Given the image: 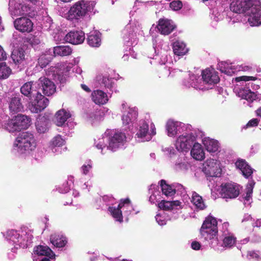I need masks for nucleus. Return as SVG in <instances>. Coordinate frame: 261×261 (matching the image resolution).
Here are the masks:
<instances>
[{
    "label": "nucleus",
    "instance_id": "1",
    "mask_svg": "<svg viewBox=\"0 0 261 261\" xmlns=\"http://www.w3.org/2000/svg\"><path fill=\"white\" fill-rule=\"evenodd\" d=\"M31 123L32 119L29 115L0 116V127L10 133L26 129Z\"/></svg>",
    "mask_w": 261,
    "mask_h": 261
},
{
    "label": "nucleus",
    "instance_id": "2",
    "mask_svg": "<svg viewBox=\"0 0 261 261\" xmlns=\"http://www.w3.org/2000/svg\"><path fill=\"white\" fill-rule=\"evenodd\" d=\"M37 143L34 135L29 132H23L17 137L13 144L15 153L25 158L36 147Z\"/></svg>",
    "mask_w": 261,
    "mask_h": 261
},
{
    "label": "nucleus",
    "instance_id": "3",
    "mask_svg": "<svg viewBox=\"0 0 261 261\" xmlns=\"http://www.w3.org/2000/svg\"><path fill=\"white\" fill-rule=\"evenodd\" d=\"M94 2L88 0H80L75 3L67 13L66 18L71 21H77L83 19L89 12L93 10Z\"/></svg>",
    "mask_w": 261,
    "mask_h": 261
},
{
    "label": "nucleus",
    "instance_id": "4",
    "mask_svg": "<svg viewBox=\"0 0 261 261\" xmlns=\"http://www.w3.org/2000/svg\"><path fill=\"white\" fill-rule=\"evenodd\" d=\"M156 134L154 124L149 120H140L136 136L139 142L150 141Z\"/></svg>",
    "mask_w": 261,
    "mask_h": 261
},
{
    "label": "nucleus",
    "instance_id": "5",
    "mask_svg": "<svg viewBox=\"0 0 261 261\" xmlns=\"http://www.w3.org/2000/svg\"><path fill=\"white\" fill-rule=\"evenodd\" d=\"M218 233L217 221L212 216H208L204 221L200 229L202 237L206 240L213 239Z\"/></svg>",
    "mask_w": 261,
    "mask_h": 261
},
{
    "label": "nucleus",
    "instance_id": "6",
    "mask_svg": "<svg viewBox=\"0 0 261 261\" xmlns=\"http://www.w3.org/2000/svg\"><path fill=\"white\" fill-rule=\"evenodd\" d=\"M253 5L249 9L246 15L249 17L248 21L251 26H257L261 24V7L259 0H253Z\"/></svg>",
    "mask_w": 261,
    "mask_h": 261
},
{
    "label": "nucleus",
    "instance_id": "7",
    "mask_svg": "<svg viewBox=\"0 0 261 261\" xmlns=\"http://www.w3.org/2000/svg\"><path fill=\"white\" fill-rule=\"evenodd\" d=\"M126 137L124 133L121 132H115L112 133L111 136L107 139V142H109L107 149L112 151H116L119 148L123 146L126 142Z\"/></svg>",
    "mask_w": 261,
    "mask_h": 261
},
{
    "label": "nucleus",
    "instance_id": "8",
    "mask_svg": "<svg viewBox=\"0 0 261 261\" xmlns=\"http://www.w3.org/2000/svg\"><path fill=\"white\" fill-rule=\"evenodd\" d=\"M48 99L37 92L34 100L29 103L28 108L33 113H39L43 111L48 105Z\"/></svg>",
    "mask_w": 261,
    "mask_h": 261
},
{
    "label": "nucleus",
    "instance_id": "9",
    "mask_svg": "<svg viewBox=\"0 0 261 261\" xmlns=\"http://www.w3.org/2000/svg\"><path fill=\"white\" fill-rule=\"evenodd\" d=\"M129 199L126 198L123 200H121V202L119 204L117 207H109V211L111 214L116 221L119 222L122 221V215L121 209L123 207L127 209L124 211V213L128 215L130 213L131 210L132 209V206L129 204Z\"/></svg>",
    "mask_w": 261,
    "mask_h": 261
},
{
    "label": "nucleus",
    "instance_id": "10",
    "mask_svg": "<svg viewBox=\"0 0 261 261\" xmlns=\"http://www.w3.org/2000/svg\"><path fill=\"white\" fill-rule=\"evenodd\" d=\"M230 9L238 14L246 13L253 5V0H230Z\"/></svg>",
    "mask_w": 261,
    "mask_h": 261
},
{
    "label": "nucleus",
    "instance_id": "11",
    "mask_svg": "<svg viewBox=\"0 0 261 261\" xmlns=\"http://www.w3.org/2000/svg\"><path fill=\"white\" fill-rule=\"evenodd\" d=\"M182 133L178 137L175 144L177 150L180 151L189 149L195 140V137L191 134Z\"/></svg>",
    "mask_w": 261,
    "mask_h": 261
},
{
    "label": "nucleus",
    "instance_id": "12",
    "mask_svg": "<svg viewBox=\"0 0 261 261\" xmlns=\"http://www.w3.org/2000/svg\"><path fill=\"white\" fill-rule=\"evenodd\" d=\"M186 128L187 126L184 123L172 119L168 120L166 124L167 135L171 137L184 133Z\"/></svg>",
    "mask_w": 261,
    "mask_h": 261
},
{
    "label": "nucleus",
    "instance_id": "13",
    "mask_svg": "<svg viewBox=\"0 0 261 261\" xmlns=\"http://www.w3.org/2000/svg\"><path fill=\"white\" fill-rule=\"evenodd\" d=\"M38 86L41 88L42 93L46 96H49L54 94L56 87L54 83L45 76L40 77L38 80Z\"/></svg>",
    "mask_w": 261,
    "mask_h": 261
},
{
    "label": "nucleus",
    "instance_id": "14",
    "mask_svg": "<svg viewBox=\"0 0 261 261\" xmlns=\"http://www.w3.org/2000/svg\"><path fill=\"white\" fill-rule=\"evenodd\" d=\"M203 171L209 176H219L221 172L219 162L214 159L207 160L204 164Z\"/></svg>",
    "mask_w": 261,
    "mask_h": 261
},
{
    "label": "nucleus",
    "instance_id": "15",
    "mask_svg": "<svg viewBox=\"0 0 261 261\" xmlns=\"http://www.w3.org/2000/svg\"><path fill=\"white\" fill-rule=\"evenodd\" d=\"M240 193L238 185L234 183H227L222 185L221 194L225 198H234Z\"/></svg>",
    "mask_w": 261,
    "mask_h": 261
},
{
    "label": "nucleus",
    "instance_id": "16",
    "mask_svg": "<svg viewBox=\"0 0 261 261\" xmlns=\"http://www.w3.org/2000/svg\"><path fill=\"white\" fill-rule=\"evenodd\" d=\"M14 25L16 30L22 33H30L33 30V23L26 17L16 19L14 21Z\"/></svg>",
    "mask_w": 261,
    "mask_h": 261
},
{
    "label": "nucleus",
    "instance_id": "17",
    "mask_svg": "<svg viewBox=\"0 0 261 261\" xmlns=\"http://www.w3.org/2000/svg\"><path fill=\"white\" fill-rule=\"evenodd\" d=\"M51 122L48 115H38L35 122L37 132L44 134L47 132L50 127Z\"/></svg>",
    "mask_w": 261,
    "mask_h": 261
},
{
    "label": "nucleus",
    "instance_id": "18",
    "mask_svg": "<svg viewBox=\"0 0 261 261\" xmlns=\"http://www.w3.org/2000/svg\"><path fill=\"white\" fill-rule=\"evenodd\" d=\"M85 39V33L83 31H70L64 37V40L74 45L82 43Z\"/></svg>",
    "mask_w": 261,
    "mask_h": 261
},
{
    "label": "nucleus",
    "instance_id": "19",
    "mask_svg": "<svg viewBox=\"0 0 261 261\" xmlns=\"http://www.w3.org/2000/svg\"><path fill=\"white\" fill-rule=\"evenodd\" d=\"M236 238L230 233L224 232L222 237V243L218 245L216 249L218 251H222L226 248H230L235 244Z\"/></svg>",
    "mask_w": 261,
    "mask_h": 261
},
{
    "label": "nucleus",
    "instance_id": "20",
    "mask_svg": "<svg viewBox=\"0 0 261 261\" xmlns=\"http://www.w3.org/2000/svg\"><path fill=\"white\" fill-rule=\"evenodd\" d=\"M201 75L203 82L206 84H216L220 81L218 73L214 69H206L202 71Z\"/></svg>",
    "mask_w": 261,
    "mask_h": 261
},
{
    "label": "nucleus",
    "instance_id": "21",
    "mask_svg": "<svg viewBox=\"0 0 261 261\" xmlns=\"http://www.w3.org/2000/svg\"><path fill=\"white\" fill-rule=\"evenodd\" d=\"M157 27L161 34L167 35L175 29L176 26L170 20L160 19Z\"/></svg>",
    "mask_w": 261,
    "mask_h": 261
},
{
    "label": "nucleus",
    "instance_id": "22",
    "mask_svg": "<svg viewBox=\"0 0 261 261\" xmlns=\"http://www.w3.org/2000/svg\"><path fill=\"white\" fill-rule=\"evenodd\" d=\"M92 101L96 105H102L108 101V97L106 93L100 90L93 91L91 93Z\"/></svg>",
    "mask_w": 261,
    "mask_h": 261
},
{
    "label": "nucleus",
    "instance_id": "23",
    "mask_svg": "<svg viewBox=\"0 0 261 261\" xmlns=\"http://www.w3.org/2000/svg\"><path fill=\"white\" fill-rule=\"evenodd\" d=\"M236 167L242 172L246 178L250 177L253 173V169L243 160H239L236 163Z\"/></svg>",
    "mask_w": 261,
    "mask_h": 261
},
{
    "label": "nucleus",
    "instance_id": "24",
    "mask_svg": "<svg viewBox=\"0 0 261 261\" xmlns=\"http://www.w3.org/2000/svg\"><path fill=\"white\" fill-rule=\"evenodd\" d=\"M21 101V99L19 97H14L11 99L9 107L11 113L17 114L23 111V106Z\"/></svg>",
    "mask_w": 261,
    "mask_h": 261
},
{
    "label": "nucleus",
    "instance_id": "25",
    "mask_svg": "<svg viewBox=\"0 0 261 261\" xmlns=\"http://www.w3.org/2000/svg\"><path fill=\"white\" fill-rule=\"evenodd\" d=\"M33 235L30 230H22L20 232L19 246L26 248L32 243Z\"/></svg>",
    "mask_w": 261,
    "mask_h": 261
},
{
    "label": "nucleus",
    "instance_id": "26",
    "mask_svg": "<svg viewBox=\"0 0 261 261\" xmlns=\"http://www.w3.org/2000/svg\"><path fill=\"white\" fill-rule=\"evenodd\" d=\"M73 49L69 45H58L54 47L53 52L55 56L65 57L71 55Z\"/></svg>",
    "mask_w": 261,
    "mask_h": 261
},
{
    "label": "nucleus",
    "instance_id": "27",
    "mask_svg": "<svg viewBox=\"0 0 261 261\" xmlns=\"http://www.w3.org/2000/svg\"><path fill=\"white\" fill-rule=\"evenodd\" d=\"M191 156L195 160L201 161L204 158L203 149L199 143H195L191 150Z\"/></svg>",
    "mask_w": 261,
    "mask_h": 261
},
{
    "label": "nucleus",
    "instance_id": "28",
    "mask_svg": "<svg viewBox=\"0 0 261 261\" xmlns=\"http://www.w3.org/2000/svg\"><path fill=\"white\" fill-rule=\"evenodd\" d=\"M87 40L90 46L95 47H99L101 44L100 33L96 31L91 32L88 36Z\"/></svg>",
    "mask_w": 261,
    "mask_h": 261
},
{
    "label": "nucleus",
    "instance_id": "29",
    "mask_svg": "<svg viewBox=\"0 0 261 261\" xmlns=\"http://www.w3.org/2000/svg\"><path fill=\"white\" fill-rule=\"evenodd\" d=\"M202 142L206 149L210 152H215L219 149V143L216 140L210 138H204L202 139Z\"/></svg>",
    "mask_w": 261,
    "mask_h": 261
},
{
    "label": "nucleus",
    "instance_id": "30",
    "mask_svg": "<svg viewBox=\"0 0 261 261\" xmlns=\"http://www.w3.org/2000/svg\"><path fill=\"white\" fill-rule=\"evenodd\" d=\"M34 82H28L24 83L20 88V92L24 96L31 98L33 95V92L36 91L34 89Z\"/></svg>",
    "mask_w": 261,
    "mask_h": 261
},
{
    "label": "nucleus",
    "instance_id": "31",
    "mask_svg": "<svg viewBox=\"0 0 261 261\" xmlns=\"http://www.w3.org/2000/svg\"><path fill=\"white\" fill-rule=\"evenodd\" d=\"M34 252L38 255H45L50 258H55V253L46 246L40 245L36 247L35 248Z\"/></svg>",
    "mask_w": 261,
    "mask_h": 261
},
{
    "label": "nucleus",
    "instance_id": "32",
    "mask_svg": "<svg viewBox=\"0 0 261 261\" xmlns=\"http://www.w3.org/2000/svg\"><path fill=\"white\" fill-rule=\"evenodd\" d=\"M172 48L174 54L178 56L185 55L188 50L186 44L178 41L173 43Z\"/></svg>",
    "mask_w": 261,
    "mask_h": 261
},
{
    "label": "nucleus",
    "instance_id": "33",
    "mask_svg": "<svg viewBox=\"0 0 261 261\" xmlns=\"http://www.w3.org/2000/svg\"><path fill=\"white\" fill-rule=\"evenodd\" d=\"M11 58L13 62L16 64H20L24 60V51L20 48L13 50Z\"/></svg>",
    "mask_w": 261,
    "mask_h": 261
},
{
    "label": "nucleus",
    "instance_id": "34",
    "mask_svg": "<svg viewBox=\"0 0 261 261\" xmlns=\"http://www.w3.org/2000/svg\"><path fill=\"white\" fill-rule=\"evenodd\" d=\"M50 242L55 246L59 248L64 247L67 243L65 237L56 234L50 236Z\"/></svg>",
    "mask_w": 261,
    "mask_h": 261
},
{
    "label": "nucleus",
    "instance_id": "35",
    "mask_svg": "<svg viewBox=\"0 0 261 261\" xmlns=\"http://www.w3.org/2000/svg\"><path fill=\"white\" fill-rule=\"evenodd\" d=\"M254 184L249 182L247 184L245 194L243 195L245 205H249L252 202V194Z\"/></svg>",
    "mask_w": 261,
    "mask_h": 261
},
{
    "label": "nucleus",
    "instance_id": "36",
    "mask_svg": "<svg viewBox=\"0 0 261 261\" xmlns=\"http://www.w3.org/2000/svg\"><path fill=\"white\" fill-rule=\"evenodd\" d=\"M20 233L15 230H8L6 235V238L13 243V244L19 246Z\"/></svg>",
    "mask_w": 261,
    "mask_h": 261
},
{
    "label": "nucleus",
    "instance_id": "37",
    "mask_svg": "<svg viewBox=\"0 0 261 261\" xmlns=\"http://www.w3.org/2000/svg\"><path fill=\"white\" fill-rule=\"evenodd\" d=\"M191 201L198 209L203 210L205 208V205L202 197L195 192H192Z\"/></svg>",
    "mask_w": 261,
    "mask_h": 261
},
{
    "label": "nucleus",
    "instance_id": "38",
    "mask_svg": "<svg viewBox=\"0 0 261 261\" xmlns=\"http://www.w3.org/2000/svg\"><path fill=\"white\" fill-rule=\"evenodd\" d=\"M160 186L163 194L167 197L172 196L175 193V189L170 185L167 184L165 180L162 179L160 181Z\"/></svg>",
    "mask_w": 261,
    "mask_h": 261
},
{
    "label": "nucleus",
    "instance_id": "39",
    "mask_svg": "<svg viewBox=\"0 0 261 261\" xmlns=\"http://www.w3.org/2000/svg\"><path fill=\"white\" fill-rule=\"evenodd\" d=\"M85 120L92 125H97L104 119L103 115H85Z\"/></svg>",
    "mask_w": 261,
    "mask_h": 261
},
{
    "label": "nucleus",
    "instance_id": "40",
    "mask_svg": "<svg viewBox=\"0 0 261 261\" xmlns=\"http://www.w3.org/2000/svg\"><path fill=\"white\" fill-rule=\"evenodd\" d=\"M19 15L33 17L35 15V12L34 11L32 7L24 4L21 6L19 10Z\"/></svg>",
    "mask_w": 261,
    "mask_h": 261
},
{
    "label": "nucleus",
    "instance_id": "41",
    "mask_svg": "<svg viewBox=\"0 0 261 261\" xmlns=\"http://www.w3.org/2000/svg\"><path fill=\"white\" fill-rule=\"evenodd\" d=\"M11 73V68L5 63H0V79L7 78Z\"/></svg>",
    "mask_w": 261,
    "mask_h": 261
},
{
    "label": "nucleus",
    "instance_id": "42",
    "mask_svg": "<svg viewBox=\"0 0 261 261\" xmlns=\"http://www.w3.org/2000/svg\"><path fill=\"white\" fill-rule=\"evenodd\" d=\"M107 139L108 137L106 136V134L102 136L101 138H99L98 140L95 141V145L97 148L99 149L103 150L109 145V142H107Z\"/></svg>",
    "mask_w": 261,
    "mask_h": 261
},
{
    "label": "nucleus",
    "instance_id": "43",
    "mask_svg": "<svg viewBox=\"0 0 261 261\" xmlns=\"http://www.w3.org/2000/svg\"><path fill=\"white\" fill-rule=\"evenodd\" d=\"M51 58L46 54L41 55L38 59V65L41 68L45 67L50 62Z\"/></svg>",
    "mask_w": 261,
    "mask_h": 261
},
{
    "label": "nucleus",
    "instance_id": "44",
    "mask_svg": "<svg viewBox=\"0 0 261 261\" xmlns=\"http://www.w3.org/2000/svg\"><path fill=\"white\" fill-rule=\"evenodd\" d=\"M240 93L243 98L251 101L255 99L256 96L254 92H251L250 90H243L240 91Z\"/></svg>",
    "mask_w": 261,
    "mask_h": 261
},
{
    "label": "nucleus",
    "instance_id": "45",
    "mask_svg": "<svg viewBox=\"0 0 261 261\" xmlns=\"http://www.w3.org/2000/svg\"><path fill=\"white\" fill-rule=\"evenodd\" d=\"M64 142L60 135H57L50 141V146L51 147H60L64 144Z\"/></svg>",
    "mask_w": 261,
    "mask_h": 261
},
{
    "label": "nucleus",
    "instance_id": "46",
    "mask_svg": "<svg viewBox=\"0 0 261 261\" xmlns=\"http://www.w3.org/2000/svg\"><path fill=\"white\" fill-rule=\"evenodd\" d=\"M68 118V115H54L53 119L57 126H61L65 123Z\"/></svg>",
    "mask_w": 261,
    "mask_h": 261
},
{
    "label": "nucleus",
    "instance_id": "47",
    "mask_svg": "<svg viewBox=\"0 0 261 261\" xmlns=\"http://www.w3.org/2000/svg\"><path fill=\"white\" fill-rule=\"evenodd\" d=\"M92 168V162L88 160L81 167V170L82 173L87 175Z\"/></svg>",
    "mask_w": 261,
    "mask_h": 261
},
{
    "label": "nucleus",
    "instance_id": "48",
    "mask_svg": "<svg viewBox=\"0 0 261 261\" xmlns=\"http://www.w3.org/2000/svg\"><path fill=\"white\" fill-rule=\"evenodd\" d=\"M172 202L170 201H166L163 200L158 203L159 207L165 211L172 210Z\"/></svg>",
    "mask_w": 261,
    "mask_h": 261
},
{
    "label": "nucleus",
    "instance_id": "49",
    "mask_svg": "<svg viewBox=\"0 0 261 261\" xmlns=\"http://www.w3.org/2000/svg\"><path fill=\"white\" fill-rule=\"evenodd\" d=\"M247 257L249 259H254L255 261H259L261 260V254L258 252H255L254 251H249Z\"/></svg>",
    "mask_w": 261,
    "mask_h": 261
},
{
    "label": "nucleus",
    "instance_id": "50",
    "mask_svg": "<svg viewBox=\"0 0 261 261\" xmlns=\"http://www.w3.org/2000/svg\"><path fill=\"white\" fill-rule=\"evenodd\" d=\"M101 84L105 87L109 89L113 88L114 83L112 81V79L107 77H103Z\"/></svg>",
    "mask_w": 261,
    "mask_h": 261
},
{
    "label": "nucleus",
    "instance_id": "51",
    "mask_svg": "<svg viewBox=\"0 0 261 261\" xmlns=\"http://www.w3.org/2000/svg\"><path fill=\"white\" fill-rule=\"evenodd\" d=\"M135 119V117L133 115H122V122L124 125H129L132 124Z\"/></svg>",
    "mask_w": 261,
    "mask_h": 261
},
{
    "label": "nucleus",
    "instance_id": "52",
    "mask_svg": "<svg viewBox=\"0 0 261 261\" xmlns=\"http://www.w3.org/2000/svg\"><path fill=\"white\" fill-rule=\"evenodd\" d=\"M182 7V2L179 0H175L170 4V7L174 11H178Z\"/></svg>",
    "mask_w": 261,
    "mask_h": 261
},
{
    "label": "nucleus",
    "instance_id": "53",
    "mask_svg": "<svg viewBox=\"0 0 261 261\" xmlns=\"http://www.w3.org/2000/svg\"><path fill=\"white\" fill-rule=\"evenodd\" d=\"M72 178V177H71V179H69L70 183H69V182L67 181L65 185L64 184L63 185V187L59 188V191L60 193H67V192L69 191V190L70 189L71 184L73 182Z\"/></svg>",
    "mask_w": 261,
    "mask_h": 261
},
{
    "label": "nucleus",
    "instance_id": "54",
    "mask_svg": "<svg viewBox=\"0 0 261 261\" xmlns=\"http://www.w3.org/2000/svg\"><path fill=\"white\" fill-rule=\"evenodd\" d=\"M259 120L257 118H253L249 121L247 124L244 126V128L256 126L258 125Z\"/></svg>",
    "mask_w": 261,
    "mask_h": 261
},
{
    "label": "nucleus",
    "instance_id": "55",
    "mask_svg": "<svg viewBox=\"0 0 261 261\" xmlns=\"http://www.w3.org/2000/svg\"><path fill=\"white\" fill-rule=\"evenodd\" d=\"M155 220L160 225H164L166 223V221L164 217L160 214L156 215Z\"/></svg>",
    "mask_w": 261,
    "mask_h": 261
},
{
    "label": "nucleus",
    "instance_id": "56",
    "mask_svg": "<svg viewBox=\"0 0 261 261\" xmlns=\"http://www.w3.org/2000/svg\"><path fill=\"white\" fill-rule=\"evenodd\" d=\"M172 202V208L173 209H180L182 208L181 202L178 200L171 201Z\"/></svg>",
    "mask_w": 261,
    "mask_h": 261
},
{
    "label": "nucleus",
    "instance_id": "57",
    "mask_svg": "<svg viewBox=\"0 0 261 261\" xmlns=\"http://www.w3.org/2000/svg\"><path fill=\"white\" fill-rule=\"evenodd\" d=\"M7 58V54L3 47L0 45V61L5 60Z\"/></svg>",
    "mask_w": 261,
    "mask_h": 261
},
{
    "label": "nucleus",
    "instance_id": "58",
    "mask_svg": "<svg viewBox=\"0 0 261 261\" xmlns=\"http://www.w3.org/2000/svg\"><path fill=\"white\" fill-rule=\"evenodd\" d=\"M235 81L237 82H239L240 81H249V76H241L237 77L235 79Z\"/></svg>",
    "mask_w": 261,
    "mask_h": 261
},
{
    "label": "nucleus",
    "instance_id": "59",
    "mask_svg": "<svg viewBox=\"0 0 261 261\" xmlns=\"http://www.w3.org/2000/svg\"><path fill=\"white\" fill-rule=\"evenodd\" d=\"M191 247L194 250H198L200 248V244L198 242H193L191 244Z\"/></svg>",
    "mask_w": 261,
    "mask_h": 261
},
{
    "label": "nucleus",
    "instance_id": "60",
    "mask_svg": "<svg viewBox=\"0 0 261 261\" xmlns=\"http://www.w3.org/2000/svg\"><path fill=\"white\" fill-rule=\"evenodd\" d=\"M138 113V109L135 107L132 108H129V111L128 114H136Z\"/></svg>",
    "mask_w": 261,
    "mask_h": 261
},
{
    "label": "nucleus",
    "instance_id": "61",
    "mask_svg": "<svg viewBox=\"0 0 261 261\" xmlns=\"http://www.w3.org/2000/svg\"><path fill=\"white\" fill-rule=\"evenodd\" d=\"M149 201L151 203H155L156 202H157L156 195L155 194H152L149 197Z\"/></svg>",
    "mask_w": 261,
    "mask_h": 261
},
{
    "label": "nucleus",
    "instance_id": "62",
    "mask_svg": "<svg viewBox=\"0 0 261 261\" xmlns=\"http://www.w3.org/2000/svg\"><path fill=\"white\" fill-rule=\"evenodd\" d=\"M55 114H69V112L64 109H62L58 111Z\"/></svg>",
    "mask_w": 261,
    "mask_h": 261
},
{
    "label": "nucleus",
    "instance_id": "63",
    "mask_svg": "<svg viewBox=\"0 0 261 261\" xmlns=\"http://www.w3.org/2000/svg\"><path fill=\"white\" fill-rule=\"evenodd\" d=\"M176 168L177 169L183 170L186 168V165L183 163H179L176 165Z\"/></svg>",
    "mask_w": 261,
    "mask_h": 261
},
{
    "label": "nucleus",
    "instance_id": "64",
    "mask_svg": "<svg viewBox=\"0 0 261 261\" xmlns=\"http://www.w3.org/2000/svg\"><path fill=\"white\" fill-rule=\"evenodd\" d=\"M164 151H167L169 154L174 153V149L172 147L165 148L163 149Z\"/></svg>",
    "mask_w": 261,
    "mask_h": 261
}]
</instances>
